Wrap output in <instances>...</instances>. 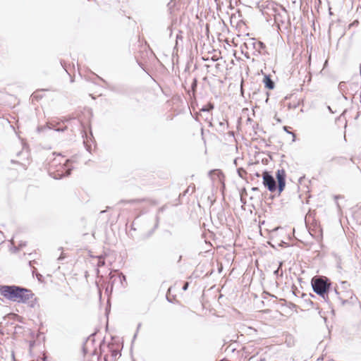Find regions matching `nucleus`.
Wrapping results in <instances>:
<instances>
[{
  "mask_svg": "<svg viewBox=\"0 0 361 361\" xmlns=\"http://www.w3.org/2000/svg\"><path fill=\"white\" fill-rule=\"evenodd\" d=\"M0 294L7 300L23 303L34 296L30 290L17 286H1Z\"/></svg>",
  "mask_w": 361,
  "mask_h": 361,
  "instance_id": "f257e3e1",
  "label": "nucleus"
},
{
  "mask_svg": "<svg viewBox=\"0 0 361 361\" xmlns=\"http://www.w3.org/2000/svg\"><path fill=\"white\" fill-rule=\"evenodd\" d=\"M329 286L326 277L316 276L312 279L313 290L320 295L324 301H327L329 299L327 293L329 290Z\"/></svg>",
  "mask_w": 361,
  "mask_h": 361,
  "instance_id": "f03ea898",
  "label": "nucleus"
},
{
  "mask_svg": "<svg viewBox=\"0 0 361 361\" xmlns=\"http://www.w3.org/2000/svg\"><path fill=\"white\" fill-rule=\"evenodd\" d=\"M126 282V276L122 273H118L117 271L111 272L110 273V281L109 283L111 284V289L114 287H116L118 288L124 287V283Z\"/></svg>",
  "mask_w": 361,
  "mask_h": 361,
  "instance_id": "7ed1b4c3",
  "label": "nucleus"
},
{
  "mask_svg": "<svg viewBox=\"0 0 361 361\" xmlns=\"http://www.w3.org/2000/svg\"><path fill=\"white\" fill-rule=\"evenodd\" d=\"M263 184L270 192L276 191V183L274 177L269 172L264 171L262 175Z\"/></svg>",
  "mask_w": 361,
  "mask_h": 361,
  "instance_id": "20e7f679",
  "label": "nucleus"
},
{
  "mask_svg": "<svg viewBox=\"0 0 361 361\" xmlns=\"http://www.w3.org/2000/svg\"><path fill=\"white\" fill-rule=\"evenodd\" d=\"M276 178L278 180V190L279 193L280 194L285 188L286 185V173L285 171L278 170L276 172Z\"/></svg>",
  "mask_w": 361,
  "mask_h": 361,
  "instance_id": "39448f33",
  "label": "nucleus"
},
{
  "mask_svg": "<svg viewBox=\"0 0 361 361\" xmlns=\"http://www.w3.org/2000/svg\"><path fill=\"white\" fill-rule=\"evenodd\" d=\"M69 161L68 159L66 160V163L60 166V169H57V174H56L54 178H61L63 176H68L71 173V169L68 168L67 164Z\"/></svg>",
  "mask_w": 361,
  "mask_h": 361,
  "instance_id": "423d86ee",
  "label": "nucleus"
},
{
  "mask_svg": "<svg viewBox=\"0 0 361 361\" xmlns=\"http://www.w3.org/2000/svg\"><path fill=\"white\" fill-rule=\"evenodd\" d=\"M55 127H56V124L54 122H52V121L51 122H48L46 126H42L41 128H39L38 130L39 131H44L46 128L54 129L56 131H63L64 130L63 128H57V129H56Z\"/></svg>",
  "mask_w": 361,
  "mask_h": 361,
  "instance_id": "0eeeda50",
  "label": "nucleus"
},
{
  "mask_svg": "<svg viewBox=\"0 0 361 361\" xmlns=\"http://www.w3.org/2000/svg\"><path fill=\"white\" fill-rule=\"evenodd\" d=\"M252 44L254 48L259 53L265 48L264 44L260 41H255Z\"/></svg>",
  "mask_w": 361,
  "mask_h": 361,
  "instance_id": "6e6552de",
  "label": "nucleus"
},
{
  "mask_svg": "<svg viewBox=\"0 0 361 361\" xmlns=\"http://www.w3.org/2000/svg\"><path fill=\"white\" fill-rule=\"evenodd\" d=\"M264 82L266 87L269 90L274 89V82L268 76L264 77Z\"/></svg>",
  "mask_w": 361,
  "mask_h": 361,
  "instance_id": "1a4fd4ad",
  "label": "nucleus"
},
{
  "mask_svg": "<svg viewBox=\"0 0 361 361\" xmlns=\"http://www.w3.org/2000/svg\"><path fill=\"white\" fill-rule=\"evenodd\" d=\"M195 190V185H190L188 186V188L185 190V191L183 192V195H185L186 194L190 192L193 193Z\"/></svg>",
  "mask_w": 361,
  "mask_h": 361,
  "instance_id": "9d476101",
  "label": "nucleus"
},
{
  "mask_svg": "<svg viewBox=\"0 0 361 361\" xmlns=\"http://www.w3.org/2000/svg\"><path fill=\"white\" fill-rule=\"evenodd\" d=\"M237 173H238V176L242 178H244L245 176L247 174L246 171L245 169H243V168L238 169Z\"/></svg>",
  "mask_w": 361,
  "mask_h": 361,
  "instance_id": "9b49d317",
  "label": "nucleus"
},
{
  "mask_svg": "<svg viewBox=\"0 0 361 361\" xmlns=\"http://www.w3.org/2000/svg\"><path fill=\"white\" fill-rule=\"evenodd\" d=\"M214 109V105L212 104H209L207 106H203L201 109L202 111H209L211 109Z\"/></svg>",
  "mask_w": 361,
  "mask_h": 361,
  "instance_id": "f8f14e48",
  "label": "nucleus"
},
{
  "mask_svg": "<svg viewBox=\"0 0 361 361\" xmlns=\"http://www.w3.org/2000/svg\"><path fill=\"white\" fill-rule=\"evenodd\" d=\"M196 87H197V80L194 79L193 82H192V83L191 85V87H192V90H195Z\"/></svg>",
  "mask_w": 361,
  "mask_h": 361,
  "instance_id": "ddd939ff",
  "label": "nucleus"
},
{
  "mask_svg": "<svg viewBox=\"0 0 361 361\" xmlns=\"http://www.w3.org/2000/svg\"><path fill=\"white\" fill-rule=\"evenodd\" d=\"M103 265H104V260L99 259V262H98V266L100 267V266H103Z\"/></svg>",
  "mask_w": 361,
  "mask_h": 361,
  "instance_id": "4468645a",
  "label": "nucleus"
},
{
  "mask_svg": "<svg viewBox=\"0 0 361 361\" xmlns=\"http://www.w3.org/2000/svg\"><path fill=\"white\" fill-rule=\"evenodd\" d=\"M188 283L186 282V283H185V284L183 286V290H186L188 289Z\"/></svg>",
  "mask_w": 361,
  "mask_h": 361,
  "instance_id": "2eb2a0df",
  "label": "nucleus"
},
{
  "mask_svg": "<svg viewBox=\"0 0 361 361\" xmlns=\"http://www.w3.org/2000/svg\"><path fill=\"white\" fill-rule=\"evenodd\" d=\"M283 128H284V130H285L287 133H290V134L293 135V137H295V134H294L293 133H291V132L288 131L287 127L284 126V127H283Z\"/></svg>",
  "mask_w": 361,
  "mask_h": 361,
  "instance_id": "dca6fc26",
  "label": "nucleus"
},
{
  "mask_svg": "<svg viewBox=\"0 0 361 361\" xmlns=\"http://www.w3.org/2000/svg\"><path fill=\"white\" fill-rule=\"evenodd\" d=\"M226 123L224 122H220L219 126L224 128Z\"/></svg>",
  "mask_w": 361,
  "mask_h": 361,
  "instance_id": "f3484780",
  "label": "nucleus"
},
{
  "mask_svg": "<svg viewBox=\"0 0 361 361\" xmlns=\"http://www.w3.org/2000/svg\"><path fill=\"white\" fill-rule=\"evenodd\" d=\"M216 172H218V171H216V170L210 171L209 172V176H211L212 173H216Z\"/></svg>",
  "mask_w": 361,
  "mask_h": 361,
  "instance_id": "a211bd4d",
  "label": "nucleus"
},
{
  "mask_svg": "<svg viewBox=\"0 0 361 361\" xmlns=\"http://www.w3.org/2000/svg\"><path fill=\"white\" fill-rule=\"evenodd\" d=\"M281 265H282V263H281V264H280V266H279V267H281ZM279 268H280V267H279V268H278V269H276V270L274 271V274H278V273H279Z\"/></svg>",
  "mask_w": 361,
  "mask_h": 361,
  "instance_id": "6ab92c4d",
  "label": "nucleus"
},
{
  "mask_svg": "<svg viewBox=\"0 0 361 361\" xmlns=\"http://www.w3.org/2000/svg\"><path fill=\"white\" fill-rule=\"evenodd\" d=\"M11 356H12L13 361H16L14 352H12Z\"/></svg>",
  "mask_w": 361,
  "mask_h": 361,
  "instance_id": "aec40b11",
  "label": "nucleus"
},
{
  "mask_svg": "<svg viewBox=\"0 0 361 361\" xmlns=\"http://www.w3.org/2000/svg\"><path fill=\"white\" fill-rule=\"evenodd\" d=\"M11 356H12L13 361H16L14 352H12Z\"/></svg>",
  "mask_w": 361,
  "mask_h": 361,
  "instance_id": "412c9836",
  "label": "nucleus"
},
{
  "mask_svg": "<svg viewBox=\"0 0 361 361\" xmlns=\"http://www.w3.org/2000/svg\"><path fill=\"white\" fill-rule=\"evenodd\" d=\"M11 356H12L13 361H16L14 352H12Z\"/></svg>",
  "mask_w": 361,
  "mask_h": 361,
  "instance_id": "4be33fe9",
  "label": "nucleus"
},
{
  "mask_svg": "<svg viewBox=\"0 0 361 361\" xmlns=\"http://www.w3.org/2000/svg\"><path fill=\"white\" fill-rule=\"evenodd\" d=\"M141 201H143V200H132V202H140Z\"/></svg>",
  "mask_w": 361,
  "mask_h": 361,
  "instance_id": "5701e85b",
  "label": "nucleus"
},
{
  "mask_svg": "<svg viewBox=\"0 0 361 361\" xmlns=\"http://www.w3.org/2000/svg\"><path fill=\"white\" fill-rule=\"evenodd\" d=\"M342 285L345 287L346 285H348V282L347 281H343L342 283Z\"/></svg>",
  "mask_w": 361,
  "mask_h": 361,
  "instance_id": "b1692460",
  "label": "nucleus"
},
{
  "mask_svg": "<svg viewBox=\"0 0 361 361\" xmlns=\"http://www.w3.org/2000/svg\"><path fill=\"white\" fill-rule=\"evenodd\" d=\"M58 163V160L56 158L54 159L53 164Z\"/></svg>",
  "mask_w": 361,
  "mask_h": 361,
  "instance_id": "393cba45",
  "label": "nucleus"
},
{
  "mask_svg": "<svg viewBox=\"0 0 361 361\" xmlns=\"http://www.w3.org/2000/svg\"><path fill=\"white\" fill-rule=\"evenodd\" d=\"M63 258H64V257H63L62 255H61V256L59 257V260H61V259H63Z\"/></svg>",
  "mask_w": 361,
  "mask_h": 361,
  "instance_id": "a878e982",
  "label": "nucleus"
},
{
  "mask_svg": "<svg viewBox=\"0 0 361 361\" xmlns=\"http://www.w3.org/2000/svg\"><path fill=\"white\" fill-rule=\"evenodd\" d=\"M252 190H258V188H252Z\"/></svg>",
  "mask_w": 361,
  "mask_h": 361,
  "instance_id": "bb28decb",
  "label": "nucleus"
},
{
  "mask_svg": "<svg viewBox=\"0 0 361 361\" xmlns=\"http://www.w3.org/2000/svg\"><path fill=\"white\" fill-rule=\"evenodd\" d=\"M140 326H141V324H139L137 325V330H138L139 329H140Z\"/></svg>",
  "mask_w": 361,
  "mask_h": 361,
  "instance_id": "cd10ccee",
  "label": "nucleus"
},
{
  "mask_svg": "<svg viewBox=\"0 0 361 361\" xmlns=\"http://www.w3.org/2000/svg\"><path fill=\"white\" fill-rule=\"evenodd\" d=\"M104 212H106V210L101 211V212H100V214H103V213H104Z\"/></svg>",
  "mask_w": 361,
  "mask_h": 361,
  "instance_id": "c85d7f7f",
  "label": "nucleus"
},
{
  "mask_svg": "<svg viewBox=\"0 0 361 361\" xmlns=\"http://www.w3.org/2000/svg\"><path fill=\"white\" fill-rule=\"evenodd\" d=\"M42 360H43V361H46L47 360V357H44Z\"/></svg>",
  "mask_w": 361,
  "mask_h": 361,
  "instance_id": "c756f323",
  "label": "nucleus"
},
{
  "mask_svg": "<svg viewBox=\"0 0 361 361\" xmlns=\"http://www.w3.org/2000/svg\"><path fill=\"white\" fill-rule=\"evenodd\" d=\"M259 361H266V360L264 358H262V359H260Z\"/></svg>",
  "mask_w": 361,
  "mask_h": 361,
  "instance_id": "7c9ffc66",
  "label": "nucleus"
},
{
  "mask_svg": "<svg viewBox=\"0 0 361 361\" xmlns=\"http://www.w3.org/2000/svg\"><path fill=\"white\" fill-rule=\"evenodd\" d=\"M176 39H181V37H179L178 35H177Z\"/></svg>",
  "mask_w": 361,
  "mask_h": 361,
  "instance_id": "2f4dec72",
  "label": "nucleus"
},
{
  "mask_svg": "<svg viewBox=\"0 0 361 361\" xmlns=\"http://www.w3.org/2000/svg\"><path fill=\"white\" fill-rule=\"evenodd\" d=\"M334 292H335L336 294H338V292H337L336 289L334 290Z\"/></svg>",
  "mask_w": 361,
  "mask_h": 361,
  "instance_id": "473e14b6",
  "label": "nucleus"
},
{
  "mask_svg": "<svg viewBox=\"0 0 361 361\" xmlns=\"http://www.w3.org/2000/svg\"><path fill=\"white\" fill-rule=\"evenodd\" d=\"M29 264H30V266L31 267V266H32V262H29Z\"/></svg>",
  "mask_w": 361,
  "mask_h": 361,
  "instance_id": "72a5a7b5",
  "label": "nucleus"
}]
</instances>
